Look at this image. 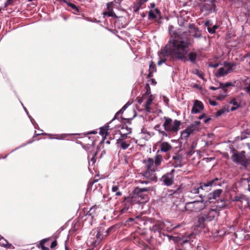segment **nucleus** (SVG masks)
Instances as JSON below:
<instances>
[{
	"instance_id": "obj_38",
	"label": "nucleus",
	"mask_w": 250,
	"mask_h": 250,
	"mask_svg": "<svg viewBox=\"0 0 250 250\" xmlns=\"http://www.w3.org/2000/svg\"><path fill=\"white\" fill-rule=\"evenodd\" d=\"M218 28L217 25H214L212 27H208V31L209 33L214 34L215 30Z\"/></svg>"
},
{
	"instance_id": "obj_51",
	"label": "nucleus",
	"mask_w": 250,
	"mask_h": 250,
	"mask_svg": "<svg viewBox=\"0 0 250 250\" xmlns=\"http://www.w3.org/2000/svg\"><path fill=\"white\" fill-rule=\"evenodd\" d=\"M146 98H144V95H143V96L141 97V98H140L139 99H138V102L140 104H141L142 103H143V102L144 101H145Z\"/></svg>"
},
{
	"instance_id": "obj_8",
	"label": "nucleus",
	"mask_w": 250,
	"mask_h": 250,
	"mask_svg": "<svg viewBox=\"0 0 250 250\" xmlns=\"http://www.w3.org/2000/svg\"><path fill=\"white\" fill-rule=\"evenodd\" d=\"M174 172L175 169H173L170 172L167 173L162 177L161 181L166 186H169L173 184Z\"/></svg>"
},
{
	"instance_id": "obj_1",
	"label": "nucleus",
	"mask_w": 250,
	"mask_h": 250,
	"mask_svg": "<svg viewBox=\"0 0 250 250\" xmlns=\"http://www.w3.org/2000/svg\"><path fill=\"white\" fill-rule=\"evenodd\" d=\"M173 26H168V31L171 38L168 43L161 49L159 52L160 60L158 65H161L164 63L168 58L179 60L184 62L189 61L193 63H195L197 57L195 52H189L188 59L187 55L188 53L187 48L190 45L188 34L186 32H181L180 31H174Z\"/></svg>"
},
{
	"instance_id": "obj_60",
	"label": "nucleus",
	"mask_w": 250,
	"mask_h": 250,
	"mask_svg": "<svg viewBox=\"0 0 250 250\" xmlns=\"http://www.w3.org/2000/svg\"><path fill=\"white\" fill-rule=\"evenodd\" d=\"M97 133V132L96 131H92L90 132H87L85 135H88V134H96Z\"/></svg>"
},
{
	"instance_id": "obj_16",
	"label": "nucleus",
	"mask_w": 250,
	"mask_h": 250,
	"mask_svg": "<svg viewBox=\"0 0 250 250\" xmlns=\"http://www.w3.org/2000/svg\"><path fill=\"white\" fill-rule=\"evenodd\" d=\"M221 184V179L218 178H214V179L207 181L206 183L203 184L204 187L205 188L208 187H215L216 186H220Z\"/></svg>"
},
{
	"instance_id": "obj_57",
	"label": "nucleus",
	"mask_w": 250,
	"mask_h": 250,
	"mask_svg": "<svg viewBox=\"0 0 250 250\" xmlns=\"http://www.w3.org/2000/svg\"><path fill=\"white\" fill-rule=\"evenodd\" d=\"M209 103L211 105H214V106L216 105L217 104V102L215 101H210Z\"/></svg>"
},
{
	"instance_id": "obj_25",
	"label": "nucleus",
	"mask_w": 250,
	"mask_h": 250,
	"mask_svg": "<svg viewBox=\"0 0 250 250\" xmlns=\"http://www.w3.org/2000/svg\"><path fill=\"white\" fill-rule=\"evenodd\" d=\"M134 238L133 241L134 243L143 246L144 248H148V246L141 239L136 235H134L133 236Z\"/></svg>"
},
{
	"instance_id": "obj_39",
	"label": "nucleus",
	"mask_w": 250,
	"mask_h": 250,
	"mask_svg": "<svg viewBox=\"0 0 250 250\" xmlns=\"http://www.w3.org/2000/svg\"><path fill=\"white\" fill-rule=\"evenodd\" d=\"M67 5L77 12H79V8L74 4L70 2L67 3Z\"/></svg>"
},
{
	"instance_id": "obj_53",
	"label": "nucleus",
	"mask_w": 250,
	"mask_h": 250,
	"mask_svg": "<svg viewBox=\"0 0 250 250\" xmlns=\"http://www.w3.org/2000/svg\"><path fill=\"white\" fill-rule=\"evenodd\" d=\"M225 87H228L233 85V84L231 82H227L224 83Z\"/></svg>"
},
{
	"instance_id": "obj_6",
	"label": "nucleus",
	"mask_w": 250,
	"mask_h": 250,
	"mask_svg": "<svg viewBox=\"0 0 250 250\" xmlns=\"http://www.w3.org/2000/svg\"><path fill=\"white\" fill-rule=\"evenodd\" d=\"M231 151L232 152V160L236 163H239L242 166L246 167L248 165V162L245 156V151H241L238 152L234 148H232Z\"/></svg>"
},
{
	"instance_id": "obj_40",
	"label": "nucleus",
	"mask_w": 250,
	"mask_h": 250,
	"mask_svg": "<svg viewBox=\"0 0 250 250\" xmlns=\"http://www.w3.org/2000/svg\"><path fill=\"white\" fill-rule=\"evenodd\" d=\"M143 95H144V98H146L150 95H152L151 94V91H150V87H149L148 85V88L146 89V92Z\"/></svg>"
},
{
	"instance_id": "obj_11",
	"label": "nucleus",
	"mask_w": 250,
	"mask_h": 250,
	"mask_svg": "<svg viewBox=\"0 0 250 250\" xmlns=\"http://www.w3.org/2000/svg\"><path fill=\"white\" fill-rule=\"evenodd\" d=\"M196 126H188V127L181 132V137L185 139H187L190 135L194 133L198 129Z\"/></svg>"
},
{
	"instance_id": "obj_4",
	"label": "nucleus",
	"mask_w": 250,
	"mask_h": 250,
	"mask_svg": "<svg viewBox=\"0 0 250 250\" xmlns=\"http://www.w3.org/2000/svg\"><path fill=\"white\" fill-rule=\"evenodd\" d=\"M150 190V187L140 188L136 187L133 191V195L137 202L143 203L148 200V195L146 192Z\"/></svg>"
},
{
	"instance_id": "obj_61",
	"label": "nucleus",
	"mask_w": 250,
	"mask_h": 250,
	"mask_svg": "<svg viewBox=\"0 0 250 250\" xmlns=\"http://www.w3.org/2000/svg\"><path fill=\"white\" fill-rule=\"evenodd\" d=\"M224 84V83H219V87H218V89L219 88H222V89L224 88L225 87V85Z\"/></svg>"
},
{
	"instance_id": "obj_12",
	"label": "nucleus",
	"mask_w": 250,
	"mask_h": 250,
	"mask_svg": "<svg viewBox=\"0 0 250 250\" xmlns=\"http://www.w3.org/2000/svg\"><path fill=\"white\" fill-rule=\"evenodd\" d=\"M135 202H137L133 195H130L127 197H125L122 202L123 205L129 208Z\"/></svg>"
},
{
	"instance_id": "obj_2",
	"label": "nucleus",
	"mask_w": 250,
	"mask_h": 250,
	"mask_svg": "<svg viewBox=\"0 0 250 250\" xmlns=\"http://www.w3.org/2000/svg\"><path fill=\"white\" fill-rule=\"evenodd\" d=\"M163 160L162 156L159 154L156 155L154 158H148L144 160L143 163L144 164V170L139 174L141 175V179L139 182L147 184L152 182H156L155 171Z\"/></svg>"
},
{
	"instance_id": "obj_14",
	"label": "nucleus",
	"mask_w": 250,
	"mask_h": 250,
	"mask_svg": "<svg viewBox=\"0 0 250 250\" xmlns=\"http://www.w3.org/2000/svg\"><path fill=\"white\" fill-rule=\"evenodd\" d=\"M165 224L160 221H157L154 225L150 228V230L154 232L160 233L161 231L164 229Z\"/></svg>"
},
{
	"instance_id": "obj_31",
	"label": "nucleus",
	"mask_w": 250,
	"mask_h": 250,
	"mask_svg": "<svg viewBox=\"0 0 250 250\" xmlns=\"http://www.w3.org/2000/svg\"><path fill=\"white\" fill-rule=\"evenodd\" d=\"M156 71V67L155 63L152 62L151 61L149 62V76H151V74L154 72H155Z\"/></svg>"
},
{
	"instance_id": "obj_62",
	"label": "nucleus",
	"mask_w": 250,
	"mask_h": 250,
	"mask_svg": "<svg viewBox=\"0 0 250 250\" xmlns=\"http://www.w3.org/2000/svg\"><path fill=\"white\" fill-rule=\"evenodd\" d=\"M201 1H209L211 4H213L214 1H215V0H200Z\"/></svg>"
},
{
	"instance_id": "obj_13",
	"label": "nucleus",
	"mask_w": 250,
	"mask_h": 250,
	"mask_svg": "<svg viewBox=\"0 0 250 250\" xmlns=\"http://www.w3.org/2000/svg\"><path fill=\"white\" fill-rule=\"evenodd\" d=\"M189 32L190 34L195 38H200L202 36V33L198 28H196L193 24L189 26Z\"/></svg>"
},
{
	"instance_id": "obj_32",
	"label": "nucleus",
	"mask_w": 250,
	"mask_h": 250,
	"mask_svg": "<svg viewBox=\"0 0 250 250\" xmlns=\"http://www.w3.org/2000/svg\"><path fill=\"white\" fill-rule=\"evenodd\" d=\"M224 65L225 67H227V70L229 71V72H231L233 70V67L235 66V63H231L230 62H224Z\"/></svg>"
},
{
	"instance_id": "obj_48",
	"label": "nucleus",
	"mask_w": 250,
	"mask_h": 250,
	"mask_svg": "<svg viewBox=\"0 0 250 250\" xmlns=\"http://www.w3.org/2000/svg\"><path fill=\"white\" fill-rule=\"evenodd\" d=\"M92 158L90 159V161L93 162V163H94L96 161V155H97V152H94L92 154Z\"/></svg>"
},
{
	"instance_id": "obj_23",
	"label": "nucleus",
	"mask_w": 250,
	"mask_h": 250,
	"mask_svg": "<svg viewBox=\"0 0 250 250\" xmlns=\"http://www.w3.org/2000/svg\"><path fill=\"white\" fill-rule=\"evenodd\" d=\"M172 148L171 146L167 142H163L161 144L160 149L161 151L167 152Z\"/></svg>"
},
{
	"instance_id": "obj_63",
	"label": "nucleus",
	"mask_w": 250,
	"mask_h": 250,
	"mask_svg": "<svg viewBox=\"0 0 250 250\" xmlns=\"http://www.w3.org/2000/svg\"><path fill=\"white\" fill-rule=\"evenodd\" d=\"M209 89L212 90H216L218 89V87H214V86H210L209 87Z\"/></svg>"
},
{
	"instance_id": "obj_19",
	"label": "nucleus",
	"mask_w": 250,
	"mask_h": 250,
	"mask_svg": "<svg viewBox=\"0 0 250 250\" xmlns=\"http://www.w3.org/2000/svg\"><path fill=\"white\" fill-rule=\"evenodd\" d=\"M222 192V189H216L214 190L212 192L210 193L208 195V199L210 201V202H212V201L211 200L212 199H216L217 197H219L221 194Z\"/></svg>"
},
{
	"instance_id": "obj_49",
	"label": "nucleus",
	"mask_w": 250,
	"mask_h": 250,
	"mask_svg": "<svg viewBox=\"0 0 250 250\" xmlns=\"http://www.w3.org/2000/svg\"><path fill=\"white\" fill-rule=\"evenodd\" d=\"M58 245L57 241L56 239H55L51 243L50 245L51 249L55 248Z\"/></svg>"
},
{
	"instance_id": "obj_41",
	"label": "nucleus",
	"mask_w": 250,
	"mask_h": 250,
	"mask_svg": "<svg viewBox=\"0 0 250 250\" xmlns=\"http://www.w3.org/2000/svg\"><path fill=\"white\" fill-rule=\"evenodd\" d=\"M195 71V74L196 75L198 76V77H200V78H201L202 79L204 80V77H203L204 76V74L202 73V72H201V71H199V70H197V69H196Z\"/></svg>"
},
{
	"instance_id": "obj_52",
	"label": "nucleus",
	"mask_w": 250,
	"mask_h": 250,
	"mask_svg": "<svg viewBox=\"0 0 250 250\" xmlns=\"http://www.w3.org/2000/svg\"><path fill=\"white\" fill-rule=\"evenodd\" d=\"M208 65L210 67L216 68L219 66V63H215L214 64L209 63Z\"/></svg>"
},
{
	"instance_id": "obj_21",
	"label": "nucleus",
	"mask_w": 250,
	"mask_h": 250,
	"mask_svg": "<svg viewBox=\"0 0 250 250\" xmlns=\"http://www.w3.org/2000/svg\"><path fill=\"white\" fill-rule=\"evenodd\" d=\"M109 126H103L100 128L99 134L103 137V141H104L106 137L109 135Z\"/></svg>"
},
{
	"instance_id": "obj_42",
	"label": "nucleus",
	"mask_w": 250,
	"mask_h": 250,
	"mask_svg": "<svg viewBox=\"0 0 250 250\" xmlns=\"http://www.w3.org/2000/svg\"><path fill=\"white\" fill-rule=\"evenodd\" d=\"M165 122L163 125H170L172 124V120L169 118H165Z\"/></svg>"
},
{
	"instance_id": "obj_15",
	"label": "nucleus",
	"mask_w": 250,
	"mask_h": 250,
	"mask_svg": "<svg viewBox=\"0 0 250 250\" xmlns=\"http://www.w3.org/2000/svg\"><path fill=\"white\" fill-rule=\"evenodd\" d=\"M203 108L204 106L202 103L196 100L191 109V113L193 114L199 113L203 109Z\"/></svg>"
},
{
	"instance_id": "obj_22",
	"label": "nucleus",
	"mask_w": 250,
	"mask_h": 250,
	"mask_svg": "<svg viewBox=\"0 0 250 250\" xmlns=\"http://www.w3.org/2000/svg\"><path fill=\"white\" fill-rule=\"evenodd\" d=\"M97 234L96 235V237L98 239L101 240L104 237V234H105L104 232L105 230V226L102 225L97 228Z\"/></svg>"
},
{
	"instance_id": "obj_30",
	"label": "nucleus",
	"mask_w": 250,
	"mask_h": 250,
	"mask_svg": "<svg viewBox=\"0 0 250 250\" xmlns=\"http://www.w3.org/2000/svg\"><path fill=\"white\" fill-rule=\"evenodd\" d=\"M241 135L242 139L250 137V126H249V128L244 129L243 131L242 132Z\"/></svg>"
},
{
	"instance_id": "obj_18",
	"label": "nucleus",
	"mask_w": 250,
	"mask_h": 250,
	"mask_svg": "<svg viewBox=\"0 0 250 250\" xmlns=\"http://www.w3.org/2000/svg\"><path fill=\"white\" fill-rule=\"evenodd\" d=\"M130 142L131 141L130 140L121 141V139H118L117 140V145L122 149H125L130 146Z\"/></svg>"
},
{
	"instance_id": "obj_43",
	"label": "nucleus",
	"mask_w": 250,
	"mask_h": 250,
	"mask_svg": "<svg viewBox=\"0 0 250 250\" xmlns=\"http://www.w3.org/2000/svg\"><path fill=\"white\" fill-rule=\"evenodd\" d=\"M226 111V110L224 108L220 110H218L216 112L215 115L216 117H219L221 116L222 114H223L224 113H225Z\"/></svg>"
},
{
	"instance_id": "obj_28",
	"label": "nucleus",
	"mask_w": 250,
	"mask_h": 250,
	"mask_svg": "<svg viewBox=\"0 0 250 250\" xmlns=\"http://www.w3.org/2000/svg\"><path fill=\"white\" fill-rule=\"evenodd\" d=\"M111 4V3H107V8L108 9L109 11L104 12L103 14L104 16L107 15L108 17H112L116 16L115 13L112 10L110 9V6Z\"/></svg>"
},
{
	"instance_id": "obj_9",
	"label": "nucleus",
	"mask_w": 250,
	"mask_h": 250,
	"mask_svg": "<svg viewBox=\"0 0 250 250\" xmlns=\"http://www.w3.org/2000/svg\"><path fill=\"white\" fill-rule=\"evenodd\" d=\"M182 155L179 153H176L173 156L170 163L174 167H181L183 166L182 164Z\"/></svg>"
},
{
	"instance_id": "obj_47",
	"label": "nucleus",
	"mask_w": 250,
	"mask_h": 250,
	"mask_svg": "<svg viewBox=\"0 0 250 250\" xmlns=\"http://www.w3.org/2000/svg\"><path fill=\"white\" fill-rule=\"evenodd\" d=\"M244 198V196H236L234 197V201H242Z\"/></svg>"
},
{
	"instance_id": "obj_45",
	"label": "nucleus",
	"mask_w": 250,
	"mask_h": 250,
	"mask_svg": "<svg viewBox=\"0 0 250 250\" xmlns=\"http://www.w3.org/2000/svg\"><path fill=\"white\" fill-rule=\"evenodd\" d=\"M129 208L126 206H124V208L121 209L120 211V214H123L125 212H126Z\"/></svg>"
},
{
	"instance_id": "obj_55",
	"label": "nucleus",
	"mask_w": 250,
	"mask_h": 250,
	"mask_svg": "<svg viewBox=\"0 0 250 250\" xmlns=\"http://www.w3.org/2000/svg\"><path fill=\"white\" fill-rule=\"evenodd\" d=\"M13 0H7L6 1V3H5L4 7H5L6 6H8V5L11 4L12 3Z\"/></svg>"
},
{
	"instance_id": "obj_29",
	"label": "nucleus",
	"mask_w": 250,
	"mask_h": 250,
	"mask_svg": "<svg viewBox=\"0 0 250 250\" xmlns=\"http://www.w3.org/2000/svg\"><path fill=\"white\" fill-rule=\"evenodd\" d=\"M1 240L4 241L6 243H5L4 242H0V246H2L3 247L6 248H11V247L12 246V245L11 244H9L8 241L4 238H3L1 235H0V241Z\"/></svg>"
},
{
	"instance_id": "obj_50",
	"label": "nucleus",
	"mask_w": 250,
	"mask_h": 250,
	"mask_svg": "<svg viewBox=\"0 0 250 250\" xmlns=\"http://www.w3.org/2000/svg\"><path fill=\"white\" fill-rule=\"evenodd\" d=\"M97 206L96 205H94L92 206L90 209H89L91 212H93V215L96 213V209L97 208Z\"/></svg>"
},
{
	"instance_id": "obj_33",
	"label": "nucleus",
	"mask_w": 250,
	"mask_h": 250,
	"mask_svg": "<svg viewBox=\"0 0 250 250\" xmlns=\"http://www.w3.org/2000/svg\"><path fill=\"white\" fill-rule=\"evenodd\" d=\"M120 131H123L125 133H127V134H130L131 133V128L128 127V126H122L121 130Z\"/></svg>"
},
{
	"instance_id": "obj_3",
	"label": "nucleus",
	"mask_w": 250,
	"mask_h": 250,
	"mask_svg": "<svg viewBox=\"0 0 250 250\" xmlns=\"http://www.w3.org/2000/svg\"><path fill=\"white\" fill-rule=\"evenodd\" d=\"M205 210L198 216L197 226L202 228H206L208 223L213 220L218 214L216 208H206Z\"/></svg>"
},
{
	"instance_id": "obj_54",
	"label": "nucleus",
	"mask_w": 250,
	"mask_h": 250,
	"mask_svg": "<svg viewBox=\"0 0 250 250\" xmlns=\"http://www.w3.org/2000/svg\"><path fill=\"white\" fill-rule=\"evenodd\" d=\"M118 188H118V186H113V187L112 188V191L113 192H116V191H117Z\"/></svg>"
},
{
	"instance_id": "obj_36",
	"label": "nucleus",
	"mask_w": 250,
	"mask_h": 250,
	"mask_svg": "<svg viewBox=\"0 0 250 250\" xmlns=\"http://www.w3.org/2000/svg\"><path fill=\"white\" fill-rule=\"evenodd\" d=\"M200 120H203V122L205 124L208 123V121L210 120V118L206 117L204 114H202L200 115L199 117Z\"/></svg>"
},
{
	"instance_id": "obj_44",
	"label": "nucleus",
	"mask_w": 250,
	"mask_h": 250,
	"mask_svg": "<svg viewBox=\"0 0 250 250\" xmlns=\"http://www.w3.org/2000/svg\"><path fill=\"white\" fill-rule=\"evenodd\" d=\"M156 18L155 14L152 11H150L148 13V19H154Z\"/></svg>"
},
{
	"instance_id": "obj_27",
	"label": "nucleus",
	"mask_w": 250,
	"mask_h": 250,
	"mask_svg": "<svg viewBox=\"0 0 250 250\" xmlns=\"http://www.w3.org/2000/svg\"><path fill=\"white\" fill-rule=\"evenodd\" d=\"M229 70L227 71V70H225L223 67H221L218 69V72L215 74V76L217 77H223L228 74H229Z\"/></svg>"
},
{
	"instance_id": "obj_56",
	"label": "nucleus",
	"mask_w": 250,
	"mask_h": 250,
	"mask_svg": "<svg viewBox=\"0 0 250 250\" xmlns=\"http://www.w3.org/2000/svg\"><path fill=\"white\" fill-rule=\"evenodd\" d=\"M141 133H143V134H147L149 136H150V134H149L148 132L146 129H145L144 128L141 129Z\"/></svg>"
},
{
	"instance_id": "obj_59",
	"label": "nucleus",
	"mask_w": 250,
	"mask_h": 250,
	"mask_svg": "<svg viewBox=\"0 0 250 250\" xmlns=\"http://www.w3.org/2000/svg\"><path fill=\"white\" fill-rule=\"evenodd\" d=\"M87 215L91 216L92 217H93V212H91L90 210L87 212Z\"/></svg>"
},
{
	"instance_id": "obj_64",
	"label": "nucleus",
	"mask_w": 250,
	"mask_h": 250,
	"mask_svg": "<svg viewBox=\"0 0 250 250\" xmlns=\"http://www.w3.org/2000/svg\"><path fill=\"white\" fill-rule=\"evenodd\" d=\"M115 195L116 196H121L122 195V192L120 191H118L116 193Z\"/></svg>"
},
{
	"instance_id": "obj_35",
	"label": "nucleus",
	"mask_w": 250,
	"mask_h": 250,
	"mask_svg": "<svg viewBox=\"0 0 250 250\" xmlns=\"http://www.w3.org/2000/svg\"><path fill=\"white\" fill-rule=\"evenodd\" d=\"M120 138L118 139H121V140L122 141H125V140L127 137L130 138V137H128V134H127V133H125L123 131H120Z\"/></svg>"
},
{
	"instance_id": "obj_58",
	"label": "nucleus",
	"mask_w": 250,
	"mask_h": 250,
	"mask_svg": "<svg viewBox=\"0 0 250 250\" xmlns=\"http://www.w3.org/2000/svg\"><path fill=\"white\" fill-rule=\"evenodd\" d=\"M181 124V122L180 121H178V120H175L174 122V124L173 125H180Z\"/></svg>"
},
{
	"instance_id": "obj_7",
	"label": "nucleus",
	"mask_w": 250,
	"mask_h": 250,
	"mask_svg": "<svg viewBox=\"0 0 250 250\" xmlns=\"http://www.w3.org/2000/svg\"><path fill=\"white\" fill-rule=\"evenodd\" d=\"M167 237L169 240H172L175 243H178L182 245H184L189 242L191 239L195 237V235L193 233L188 235H178L177 236L168 235Z\"/></svg>"
},
{
	"instance_id": "obj_26",
	"label": "nucleus",
	"mask_w": 250,
	"mask_h": 250,
	"mask_svg": "<svg viewBox=\"0 0 250 250\" xmlns=\"http://www.w3.org/2000/svg\"><path fill=\"white\" fill-rule=\"evenodd\" d=\"M50 238H47L43 239H42L40 242V244L37 245V247L39 248H41L42 250H49V248L48 247H46L44 246V244L47 242L49 241L50 240Z\"/></svg>"
},
{
	"instance_id": "obj_37",
	"label": "nucleus",
	"mask_w": 250,
	"mask_h": 250,
	"mask_svg": "<svg viewBox=\"0 0 250 250\" xmlns=\"http://www.w3.org/2000/svg\"><path fill=\"white\" fill-rule=\"evenodd\" d=\"M114 229V227L113 226H112V227L108 228L107 229H106L105 230V232H104L105 234H104V237L107 236L110 234V233L111 231H112Z\"/></svg>"
},
{
	"instance_id": "obj_17",
	"label": "nucleus",
	"mask_w": 250,
	"mask_h": 250,
	"mask_svg": "<svg viewBox=\"0 0 250 250\" xmlns=\"http://www.w3.org/2000/svg\"><path fill=\"white\" fill-rule=\"evenodd\" d=\"M180 126H164L165 131H161L159 130V131L163 135L165 136H167V134L166 132H176L178 130L180 129Z\"/></svg>"
},
{
	"instance_id": "obj_5",
	"label": "nucleus",
	"mask_w": 250,
	"mask_h": 250,
	"mask_svg": "<svg viewBox=\"0 0 250 250\" xmlns=\"http://www.w3.org/2000/svg\"><path fill=\"white\" fill-rule=\"evenodd\" d=\"M206 203L203 201H194L187 203L183 206L181 211L188 210L191 212H198L205 208Z\"/></svg>"
},
{
	"instance_id": "obj_34",
	"label": "nucleus",
	"mask_w": 250,
	"mask_h": 250,
	"mask_svg": "<svg viewBox=\"0 0 250 250\" xmlns=\"http://www.w3.org/2000/svg\"><path fill=\"white\" fill-rule=\"evenodd\" d=\"M230 103L233 104L234 105H235L236 106V107H231V111L235 110L237 107H238L239 106V104L238 103V102H237V101L235 99L231 100Z\"/></svg>"
},
{
	"instance_id": "obj_24",
	"label": "nucleus",
	"mask_w": 250,
	"mask_h": 250,
	"mask_svg": "<svg viewBox=\"0 0 250 250\" xmlns=\"http://www.w3.org/2000/svg\"><path fill=\"white\" fill-rule=\"evenodd\" d=\"M204 188H205L204 187V185L202 184H201L199 186H197V187H195L193 188L191 190V193H192L193 194H199V196L202 198L203 195H202V194H200V190H203Z\"/></svg>"
},
{
	"instance_id": "obj_46",
	"label": "nucleus",
	"mask_w": 250,
	"mask_h": 250,
	"mask_svg": "<svg viewBox=\"0 0 250 250\" xmlns=\"http://www.w3.org/2000/svg\"><path fill=\"white\" fill-rule=\"evenodd\" d=\"M207 5L205 4L201 8V10L202 11H204V10H207L208 11V12H210L212 10V8L211 7H209V8H207Z\"/></svg>"
},
{
	"instance_id": "obj_10",
	"label": "nucleus",
	"mask_w": 250,
	"mask_h": 250,
	"mask_svg": "<svg viewBox=\"0 0 250 250\" xmlns=\"http://www.w3.org/2000/svg\"><path fill=\"white\" fill-rule=\"evenodd\" d=\"M130 104H131L129 102H127L118 112L116 113L114 118L112 120V121L116 120H118L119 121H121V120L124 124H125V122H123L124 120H127L128 121L129 119L123 118L121 117V114L128 107V106L130 105Z\"/></svg>"
},
{
	"instance_id": "obj_20",
	"label": "nucleus",
	"mask_w": 250,
	"mask_h": 250,
	"mask_svg": "<svg viewBox=\"0 0 250 250\" xmlns=\"http://www.w3.org/2000/svg\"><path fill=\"white\" fill-rule=\"evenodd\" d=\"M154 97L153 95H150L147 97L145 100V103L144 105L146 110L147 112H150V105L151 104L153 100H154Z\"/></svg>"
}]
</instances>
